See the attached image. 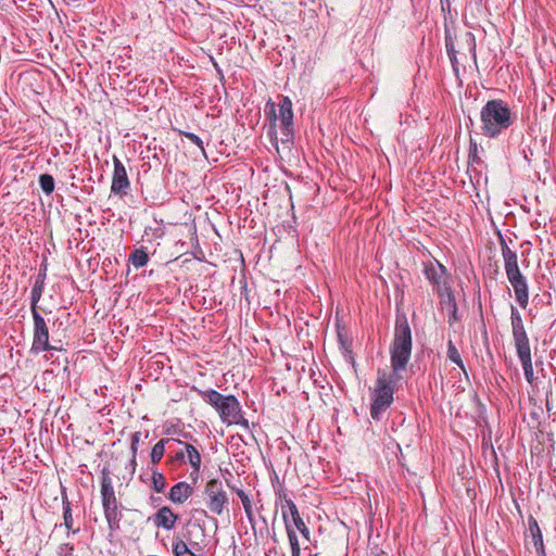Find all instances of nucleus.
Masks as SVG:
<instances>
[{"mask_svg":"<svg viewBox=\"0 0 556 556\" xmlns=\"http://www.w3.org/2000/svg\"><path fill=\"white\" fill-rule=\"evenodd\" d=\"M40 279H41V280H42V282L45 283V280H46V269H43V270H42V269H40V270H39V273H38V275H37L36 280H40Z\"/></svg>","mask_w":556,"mask_h":556,"instance_id":"obj_40","label":"nucleus"},{"mask_svg":"<svg viewBox=\"0 0 556 556\" xmlns=\"http://www.w3.org/2000/svg\"><path fill=\"white\" fill-rule=\"evenodd\" d=\"M485 0H475L476 4L480 5L484 2Z\"/></svg>","mask_w":556,"mask_h":556,"instance_id":"obj_43","label":"nucleus"},{"mask_svg":"<svg viewBox=\"0 0 556 556\" xmlns=\"http://www.w3.org/2000/svg\"><path fill=\"white\" fill-rule=\"evenodd\" d=\"M516 352L522 365L523 371L533 370L530 346H523V349H518Z\"/></svg>","mask_w":556,"mask_h":556,"instance_id":"obj_28","label":"nucleus"},{"mask_svg":"<svg viewBox=\"0 0 556 556\" xmlns=\"http://www.w3.org/2000/svg\"><path fill=\"white\" fill-rule=\"evenodd\" d=\"M393 395L394 391L392 388L384 383L379 384L376 382L370 403V417L374 420H381L383 413L391 407L394 401Z\"/></svg>","mask_w":556,"mask_h":556,"instance_id":"obj_11","label":"nucleus"},{"mask_svg":"<svg viewBox=\"0 0 556 556\" xmlns=\"http://www.w3.org/2000/svg\"><path fill=\"white\" fill-rule=\"evenodd\" d=\"M174 459H176V460H185V453L182 451L177 453L176 456L174 457Z\"/></svg>","mask_w":556,"mask_h":556,"instance_id":"obj_42","label":"nucleus"},{"mask_svg":"<svg viewBox=\"0 0 556 556\" xmlns=\"http://www.w3.org/2000/svg\"><path fill=\"white\" fill-rule=\"evenodd\" d=\"M191 390L216 409L224 424L228 426L239 425L249 429V420L243 417L240 402L235 395H224L214 389L201 390L195 386Z\"/></svg>","mask_w":556,"mask_h":556,"instance_id":"obj_2","label":"nucleus"},{"mask_svg":"<svg viewBox=\"0 0 556 556\" xmlns=\"http://www.w3.org/2000/svg\"><path fill=\"white\" fill-rule=\"evenodd\" d=\"M291 556H301V547L296 546L295 548L291 549Z\"/></svg>","mask_w":556,"mask_h":556,"instance_id":"obj_41","label":"nucleus"},{"mask_svg":"<svg viewBox=\"0 0 556 556\" xmlns=\"http://www.w3.org/2000/svg\"><path fill=\"white\" fill-rule=\"evenodd\" d=\"M482 148H479L478 143L470 138L469 142V153H468V163L469 165H481L483 163L480 152H482Z\"/></svg>","mask_w":556,"mask_h":556,"instance_id":"obj_27","label":"nucleus"},{"mask_svg":"<svg viewBox=\"0 0 556 556\" xmlns=\"http://www.w3.org/2000/svg\"><path fill=\"white\" fill-rule=\"evenodd\" d=\"M193 493V488L182 481L173 485L168 493V498L175 504L185 503Z\"/></svg>","mask_w":556,"mask_h":556,"instance_id":"obj_20","label":"nucleus"},{"mask_svg":"<svg viewBox=\"0 0 556 556\" xmlns=\"http://www.w3.org/2000/svg\"><path fill=\"white\" fill-rule=\"evenodd\" d=\"M481 131L488 138H497L515 122L509 105L502 99L489 100L480 111Z\"/></svg>","mask_w":556,"mask_h":556,"instance_id":"obj_3","label":"nucleus"},{"mask_svg":"<svg viewBox=\"0 0 556 556\" xmlns=\"http://www.w3.org/2000/svg\"><path fill=\"white\" fill-rule=\"evenodd\" d=\"M244 513H245V516H247L250 525L254 529V527H255V516H254V511H253V506L244 508Z\"/></svg>","mask_w":556,"mask_h":556,"instance_id":"obj_38","label":"nucleus"},{"mask_svg":"<svg viewBox=\"0 0 556 556\" xmlns=\"http://www.w3.org/2000/svg\"><path fill=\"white\" fill-rule=\"evenodd\" d=\"M129 262H131V264L136 268H141L146 266L149 262V255L146 252L144 248L136 249L132 253H130Z\"/></svg>","mask_w":556,"mask_h":556,"instance_id":"obj_26","label":"nucleus"},{"mask_svg":"<svg viewBox=\"0 0 556 556\" xmlns=\"http://www.w3.org/2000/svg\"><path fill=\"white\" fill-rule=\"evenodd\" d=\"M152 472V489L157 492L162 493L164 492L166 488V479L165 476L162 472H159L155 468L151 469Z\"/></svg>","mask_w":556,"mask_h":556,"instance_id":"obj_32","label":"nucleus"},{"mask_svg":"<svg viewBox=\"0 0 556 556\" xmlns=\"http://www.w3.org/2000/svg\"><path fill=\"white\" fill-rule=\"evenodd\" d=\"M422 271L427 280L432 285L438 295L448 291L451 288L446 267L433 258L422 263Z\"/></svg>","mask_w":556,"mask_h":556,"instance_id":"obj_9","label":"nucleus"},{"mask_svg":"<svg viewBox=\"0 0 556 556\" xmlns=\"http://www.w3.org/2000/svg\"><path fill=\"white\" fill-rule=\"evenodd\" d=\"M275 495H276V501L283 502L282 505H286V500H289L286 489L282 488L281 485H279L278 489H275Z\"/></svg>","mask_w":556,"mask_h":556,"instance_id":"obj_37","label":"nucleus"},{"mask_svg":"<svg viewBox=\"0 0 556 556\" xmlns=\"http://www.w3.org/2000/svg\"><path fill=\"white\" fill-rule=\"evenodd\" d=\"M179 134L181 136H184L185 138L189 139L193 144H195L201 150V152L203 154H205L203 141L198 135H195L193 132H189V131H182V130H180Z\"/></svg>","mask_w":556,"mask_h":556,"instance_id":"obj_35","label":"nucleus"},{"mask_svg":"<svg viewBox=\"0 0 556 556\" xmlns=\"http://www.w3.org/2000/svg\"><path fill=\"white\" fill-rule=\"evenodd\" d=\"M62 506H63V526L66 528V530L68 532L72 531L73 533H78L79 529L73 528L74 519H73V515H72V505H71V502L68 501L65 489H63V492H62Z\"/></svg>","mask_w":556,"mask_h":556,"instance_id":"obj_21","label":"nucleus"},{"mask_svg":"<svg viewBox=\"0 0 556 556\" xmlns=\"http://www.w3.org/2000/svg\"><path fill=\"white\" fill-rule=\"evenodd\" d=\"M281 509L286 511L288 521L293 526V529L298 530L305 540L311 541L309 529L301 517L295 503L292 500H286V505H281Z\"/></svg>","mask_w":556,"mask_h":556,"instance_id":"obj_15","label":"nucleus"},{"mask_svg":"<svg viewBox=\"0 0 556 556\" xmlns=\"http://www.w3.org/2000/svg\"><path fill=\"white\" fill-rule=\"evenodd\" d=\"M43 289H45V285H43L42 280L41 279L36 280L31 288V292H30V312L31 313L39 312L38 303L41 299Z\"/></svg>","mask_w":556,"mask_h":556,"instance_id":"obj_25","label":"nucleus"},{"mask_svg":"<svg viewBox=\"0 0 556 556\" xmlns=\"http://www.w3.org/2000/svg\"><path fill=\"white\" fill-rule=\"evenodd\" d=\"M413 339L408 319L404 313L396 314L394 338L390 344L391 372L378 370L376 382L387 384L395 391L402 379L401 371L405 370L412 356Z\"/></svg>","mask_w":556,"mask_h":556,"instance_id":"obj_1","label":"nucleus"},{"mask_svg":"<svg viewBox=\"0 0 556 556\" xmlns=\"http://www.w3.org/2000/svg\"><path fill=\"white\" fill-rule=\"evenodd\" d=\"M446 354H447V358L451 362H453L455 365H457L466 374V368H465L464 362L462 359V356L452 340H448V342H447V353Z\"/></svg>","mask_w":556,"mask_h":556,"instance_id":"obj_29","label":"nucleus"},{"mask_svg":"<svg viewBox=\"0 0 556 556\" xmlns=\"http://www.w3.org/2000/svg\"><path fill=\"white\" fill-rule=\"evenodd\" d=\"M337 337L339 348L344 356V358L355 366V358L352 350L353 340L349 333V330L345 327L338 326L337 328Z\"/></svg>","mask_w":556,"mask_h":556,"instance_id":"obj_18","label":"nucleus"},{"mask_svg":"<svg viewBox=\"0 0 556 556\" xmlns=\"http://www.w3.org/2000/svg\"><path fill=\"white\" fill-rule=\"evenodd\" d=\"M511 333L516 350L530 346V340L525 329L523 320L519 311L510 306Z\"/></svg>","mask_w":556,"mask_h":556,"instance_id":"obj_14","label":"nucleus"},{"mask_svg":"<svg viewBox=\"0 0 556 556\" xmlns=\"http://www.w3.org/2000/svg\"><path fill=\"white\" fill-rule=\"evenodd\" d=\"M227 485L240 498L243 509L252 506V500L250 494H248L242 489H235V484H231L229 481H227Z\"/></svg>","mask_w":556,"mask_h":556,"instance_id":"obj_33","label":"nucleus"},{"mask_svg":"<svg viewBox=\"0 0 556 556\" xmlns=\"http://www.w3.org/2000/svg\"><path fill=\"white\" fill-rule=\"evenodd\" d=\"M279 114L276 113L275 103L269 100L265 105V115L269 118L268 136L270 140H277V121H280V141L283 144H291L294 139L292 101L289 97L282 96L278 104Z\"/></svg>","mask_w":556,"mask_h":556,"instance_id":"obj_4","label":"nucleus"},{"mask_svg":"<svg viewBox=\"0 0 556 556\" xmlns=\"http://www.w3.org/2000/svg\"><path fill=\"white\" fill-rule=\"evenodd\" d=\"M445 48L455 73L458 72L459 59H471L477 63L476 37L471 31L467 30L456 36L446 33Z\"/></svg>","mask_w":556,"mask_h":556,"instance_id":"obj_7","label":"nucleus"},{"mask_svg":"<svg viewBox=\"0 0 556 556\" xmlns=\"http://www.w3.org/2000/svg\"><path fill=\"white\" fill-rule=\"evenodd\" d=\"M179 516L170 507L163 506L153 515L152 520L157 528L172 530Z\"/></svg>","mask_w":556,"mask_h":556,"instance_id":"obj_16","label":"nucleus"},{"mask_svg":"<svg viewBox=\"0 0 556 556\" xmlns=\"http://www.w3.org/2000/svg\"><path fill=\"white\" fill-rule=\"evenodd\" d=\"M528 525L529 528L527 536H530L532 539V543L534 545L538 556H546L543 543V535L536 519L533 516H530L528 518Z\"/></svg>","mask_w":556,"mask_h":556,"instance_id":"obj_19","label":"nucleus"},{"mask_svg":"<svg viewBox=\"0 0 556 556\" xmlns=\"http://www.w3.org/2000/svg\"><path fill=\"white\" fill-rule=\"evenodd\" d=\"M525 377H526V380H527L529 383H532V381H533V379H534V372H533V370L525 371Z\"/></svg>","mask_w":556,"mask_h":556,"instance_id":"obj_39","label":"nucleus"},{"mask_svg":"<svg viewBox=\"0 0 556 556\" xmlns=\"http://www.w3.org/2000/svg\"><path fill=\"white\" fill-rule=\"evenodd\" d=\"M440 298V305L443 311L447 312L448 315V324L452 326L454 323L460 319L458 315V308L456 299L453 294L452 289L448 291L442 292V295H438Z\"/></svg>","mask_w":556,"mask_h":556,"instance_id":"obj_17","label":"nucleus"},{"mask_svg":"<svg viewBox=\"0 0 556 556\" xmlns=\"http://www.w3.org/2000/svg\"><path fill=\"white\" fill-rule=\"evenodd\" d=\"M140 437H141V433L139 431L132 433L131 435V444H130V450H131V459H130V464H131V467H132V471H135V468H136V455H137V451H138V443L140 441Z\"/></svg>","mask_w":556,"mask_h":556,"instance_id":"obj_34","label":"nucleus"},{"mask_svg":"<svg viewBox=\"0 0 556 556\" xmlns=\"http://www.w3.org/2000/svg\"><path fill=\"white\" fill-rule=\"evenodd\" d=\"M282 520L291 549L295 548L296 546H300L296 530H294L293 526L289 523L288 518L286 516V511H282Z\"/></svg>","mask_w":556,"mask_h":556,"instance_id":"obj_31","label":"nucleus"},{"mask_svg":"<svg viewBox=\"0 0 556 556\" xmlns=\"http://www.w3.org/2000/svg\"><path fill=\"white\" fill-rule=\"evenodd\" d=\"M180 444H184L185 451L187 454L188 463L191 465L193 471L191 472V476L199 473L200 467H201V454L198 451L195 446H193L190 443H185L181 441Z\"/></svg>","mask_w":556,"mask_h":556,"instance_id":"obj_23","label":"nucleus"},{"mask_svg":"<svg viewBox=\"0 0 556 556\" xmlns=\"http://www.w3.org/2000/svg\"><path fill=\"white\" fill-rule=\"evenodd\" d=\"M101 503L103 507V513L105 520L108 522L109 529L111 531H116L119 529V523L123 517L122 510L119 508L118 501L115 495V491L113 488V481L111 478V471L108 467H103L101 470Z\"/></svg>","mask_w":556,"mask_h":556,"instance_id":"obj_6","label":"nucleus"},{"mask_svg":"<svg viewBox=\"0 0 556 556\" xmlns=\"http://www.w3.org/2000/svg\"><path fill=\"white\" fill-rule=\"evenodd\" d=\"M500 245L504 261L505 273L509 283L514 289L516 301L520 307L526 308L529 302V287L527 278L519 269L517 253L508 247L503 236H500Z\"/></svg>","mask_w":556,"mask_h":556,"instance_id":"obj_5","label":"nucleus"},{"mask_svg":"<svg viewBox=\"0 0 556 556\" xmlns=\"http://www.w3.org/2000/svg\"><path fill=\"white\" fill-rule=\"evenodd\" d=\"M39 186L46 195L53 193L55 188L54 178L50 174H41L38 178Z\"/></svg>","mask_w":556,"mask_h":556,"instance_id":"obj_30","label":"nucleus"},{"mask_svg":"<svg viewBox=\"0 0 556 556\" xmlns=\"http://www.w3.org/2000/svg\"><path fill=\"white\" fill-rule=\"evenodd\" d=\"M34 320L33 343L30 351L39 354L48 351H61V348L55 346L49 341V328L45 318L39 312L31 313Z\"/></svg>","mask_w":556,"mask_h":556,"instance_id":"obj_10","label":"nucleus"},{"mask_svg":"<svg viewBox=\"0 0 556 556\" xmlns=\"http://www.w3.org/2000/svg\"><path fill=\"white\" fill-rule=\"evenodd\" d=\"M74 546L70 543H63L58 548L59 556H73Z\"/></svg>","mask_w":556,"mask_h":556,"instance_id":"obj_36","label":"nucleus"},{"mask_svg":"<svg viewBox=\"0 0 556 556\" xmlns=\"http://www.w3.org/2000/svg\"><path fill=\"white\" fill-rule=\"evenodd\" d=\"M180 538L184 539L185 543L194 552L205 554L207 540L205 528L203 526L199 523L191 525Z\"/></svg>","mask_w":556,"mask_h":556,"instance_id":"obj_13","label":"nucleus"},{"mask_svg":"<svg viewBox=\"0 0 556 556\" xmlns=\"http://www.w3.org/2000/svg\"><path fill=\"white\" fill-rule=\"evenodd\" d=\"M203 493L205 505L212 514L220 516L228 510L229 498L222 480L210 479L204 485Z\"/></svg>","mask_w":556,"mask_h":556,"instance_id":"obj_8","label":"nucleus"},{"mask_svg":"<svg viewBox=\"0 0 556 556\" xmlns=\"http://www.w3.org/2000/svg\"><path fill=\"white\" fill-rule=\"evenodd\" d=\"M172 551L174 556H205V554L194 552L180 536H175L173 539Z\"/></svg>","mask_w":556,"mask_h":556,"instance_id":"obj_24","label":"nucleus"},{"mask_svg":"<svg viewBox=\"0 0 556 556\" xmlns=\"http://www.w3.org/2000/svg\"><path fill=\"white\" fill-rule=\"evenodd\" d=\"M113 164L114 170L112 177L111 192L123 198L128 193L130 189V181L128 179L124 164L115 155L113 156Z\"/></svg>","mask_w":556,"mask_h":556,"instance_id":"obj_12","label":"nucleus"},{"mask_svg":"<svg viewBox=\"0 0 556 556\" xmlns=\"http://www.w3.org/2000/svg\"><path fill=\"white\" fill-rule=\"evenodd\" d=\"M172 443H181V440L174 438L162 439L152 447L150 458L153 466L159 464L163 458L165 453V445Z\"/></svg>","mask_w":556,"mask_h":556,"instance_id":"obj_22","label":"nucleus"}]
</instances>
